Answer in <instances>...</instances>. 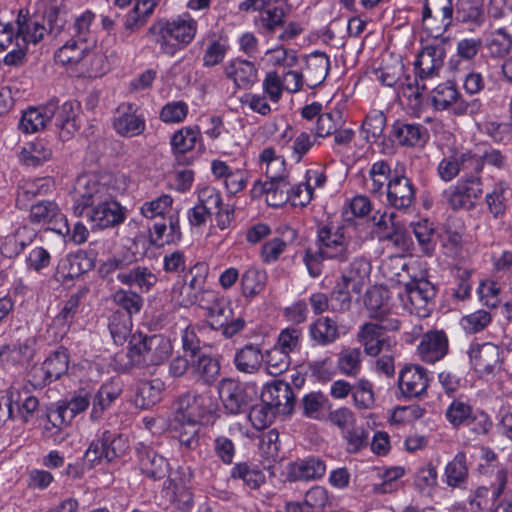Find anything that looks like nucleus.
Here are the masks:
<instances>
[{
  "label": "nucleus",
  "mask_w": 512,
  "mask_h": 512,
  "mask_svg": "<svg viewBox=\"0 0 512 512\" xmlns=\"http://www.w3.org/2000/svg\"><path fill=\"white\" fill-rule=\"evenodd\" d=\"M364 242L359 226L350 223L339 225L322 224L317 228V250H305L303 261L311 277H319L323 270V260L346 262Z\"/></svg>",
  "instance_id": "f257e3e1"
},
{
  "label": "nucleus",
  "mask_w": 512,
  "mask_h": 512,
  "mask_svg": "<svg viewBox=\"0 0 512 512\" xmlns=\"http://www.w3.org/2000/svg\"><path fill=\"white\" fill-rule=\"evenodd\" d=\"M78 105L66 101L60 107L58 102L51 100L39 107H30L24 111L19 128L24 133H36L43 130L47 123L55 117V125L59 129V136L63 141L71 139L80 129L78 118Z\"/></svg>",
  "instance_id": "f03ea898"
},
{
  "label": "nucleus",
  "mask_w": 512,
  "mask_h": 512,
  "mask_svg": "<svg viewBox=\"0 0 512 512\" xmlns=\"http://www.w3.org/2000/svg\"><path fill=\"white\" fill-rule=\"evenodd\" d=\"M172 352L169 339L163 335L133 334L127 348L126 368L156 366L162 364Z\"/></svg>",
  "instance_id": "7ed1b4c3"
},
{
  "label": "nucleus",
  "mask_w": 512,
  "mask_h": 512,
  "mask_svg": "<svg viewBox=\"0 0 512 512\" xmlns=\"http://www.w3.org/2000/svg\"><path fill=\"white\" fill-rule=\"evenodd\" d=\"M205 296L198 305L207 311L206 316L211 329L220 331L227 339L245 329V318L241 314L235 315L227 299L220 297L215 291L207 292Z\"/></svg>",
  "instance_id": "20e7f679"
},
{
  "label": "nucleus",
  "mask_w": 512,
  "mask_h": 512,
  "mask_svg": "<svg viewBox=\"0 0 512 512\" xmlns=\"http://www.w3.org/2000/svg\"><path fill=\"white\" fill-rule=\"evenodd\" d=\"M435 295L434 285L421 276L406 283L403 290L399 291L398 298L402 308L408 313L419 318H426L433 310Z\"/></svg>",
  "instance_id": "39448f33"
},
{
  "label": "nucleus",
  "mask_w": 512,
  "mask_h": 512,
  "mask_svg": "<svg viewBox=\"0 0 512 512\" xmlns=\"http://www.w3.org/2000/svg\"><path fill=\"white\" fill-rule=\"evenodd\" d=\"M111 188L100 181L97 175L83 174L76 178L71 196L73 199V213L81 217L86 209L93 207L107 199Z\"/></svg>",
  "instance_id": "423d86ee"
},
{
  "label": "nucleus",
  "mask_w": 512,
  "mask_h": 512,
  "mask_svg": "<svg viewBox=\"0 0 512 512\" xmlns=\"http://www.w3.org/2000/svg\"><path fill=\"white\" fill-rule=\"evenodd\" d=\"M197 22L192 18L173 20L163 24L155 42L162 53L174 55L178 49L188 45L195 37Z\"/></svg>",
  "instance_id": "0eeeda50"
},
{
  "label": "nucleus",
  "mask_w": 512,
  "mask_h": 512,
  "mask_svg": "<svg viewBox=\"0 0 512 512\" xmlns=\"http://www.w3.org/2000/svg\"><path fill=\"white\" fill-rule=\"evenodd\" d=\"M29 220L34 224L48 225L51 231L59 235L70 234L68 220L55 201L42 200L31 205Z\"/></svg>",
  "instance_id": "6e6552de"
},
{
  "label": "nucleus",
  "mask_w": 512,
  "mask_h": 512,
  "mask_svg": "<svg viewBox=\"0 0 512 512\" xmlns=\"http://www.w3.org/2000/svg\"><path fill=\"white\" fill-rule=\"evenodd\" d=\"M502 350L491 342L472 343L468 355L474 370L480 374H495L501 369Z\"/></svg>",
  "instance_id": "1a4fd4ad"
},
{
  "label": "nucleus",
  "mask_w": 512,
  "mask_h": 512,
  "mask_svg": "<svg viewBox=\"0 0 512 512\" xmlns=\"http://www.w3.org/2000/svg\"><path fill=\"white\" fill-rule=\"evenodd\" d=\"M86 216L93 226L99 229L118 226L126 218L125 209L114 199L112 193L107 199H102L91 207Z\"/></svg>",
  "instance_id": "9d476101"
},
{
  "label": "nucleus",
  "mask_w": 512,
  "mask_h": 512,
  "mask_svg": "<svg viewBox=\"0 0 512 512\" xmlns=\"http://www.w3.org/2000/svg\"><path fill=\"white\" fill-rule=\"evenodd\" d=\"M386 198L389 206L407 211L416 201V188L410 178L395 172L387 183Z\"/></svg>",
  "instance_id": "9b49d317"
},
{
  "label": "nucleus",
  "mask_w": 512,
  "mask_h": 512,
  "mask_svg": "<svg viewBox=\"0 0 512 512\" xmlns=\"http://www.w3.org/2000/svg\"><path fill=\"white\" fill-rule=\"evenodd\" d=\"M437 172L443 181L449 182L456 178L460 172H463V174L472 172L480 174L481 162L476 154L470 151L460 154L454 153L440 161Z\"/></svg>",
  "instance_id": "f8f14e48"
},
{
  "label": "nucleus",
  "mask_w": 512,
  "mask_h": 512,
  "mask_svg": "<svg viewBox=\"0 0 512 512\" xmlns=\"http://www.w3.org/2000/svg\"><path fill=\"white\" fill-rule=\"evenodd\" d=\"M113 128L122 137L131 138L141 135L146 128V121L138 113V107L132 103H122L116 109Z\"/></svg>",
  "instance_id": "ddd939ff"
},
{
  "label": "nucleus",
  "mask_w": 512,
  "mask_h": 512,
  "mask_svg": "<svg viewBox=\"0 0 512 512\" xmlns=\"http://www.w3.org/2000/svg\"><path fill=\"white\" fill-rule=\"evenodd\" d=\"M261 401L278 414L289 415L295 405V396L289 383L276 380L265 385L261 392Z\"/></svg>",
  "instance_id": "4468645a"
},
{
  "label": "nucleus",
  "mask_w": 512,
  "mask_h": 512,
  "mask_svg": "<svg viewBox=\"0 0 512 512\" xmlns=\"http://www.w3.org/2000/svg\"><path fill=\"white\" fill-rule=\"evenodd\" d=\"M357 340L363 346L364 352L372 357L384 352H392L396 346V340L393 336L379 331L376 325L368 322L360 327Z\"/></svg>",
  "instance_id": "2eb2a0df"
},
{
  "label": "nucleus",
  "mask_w": 512,
  "mask_h": 512,
  "mask_svg": "<svg viewBox=\"0 0 512 512\" xmlns=\"http://www.w3.org/2000/svg\"><path fill=\"white\" fill-rule=\"evenodd\" d=\"M191 279L189 282L183 283L180 290L181 299L179 302L184 305H193L201 302V298H205L207 292H214L205 288L208 275V267L205 263H196L189 269Z\"/></svg>",
  "instance_id": "dca6fc26"
},
{
  "label": "nucleus",
  "mask_w": 512,
  "mask_h": 512,
  "mask_svg": "<svg viewBox=\"0 0 512 512\" xmlns=\"http://www.w3.org/2000/svg\"><path fill=\"white\" fill-rule=\"evenodd\" d=\"M136 449L142 474L153 480H161L169 475L170 466L165 457L143 443H140Z\"/></svg>",
  "instance_id": "f3484780"
},
{
  "label": "nucleus",
  "mask_w": 512,
  "mask_h": 512,
  "mask_svg": "<svg viewBox=\"0 0 512 512\" xmlns=\"http://www.w3.org/2000/svg\"><path fill=\"white\" fill-rule=\"evenodd\" d=\"M426 370L418 365L405 366L399 375L398 385L405 397H421L428 387Z\"/></svg>",
  "instance_id": "a211bd4d"
},
{
  "label": "nucleus",
  "mask_w": 512,
  "mask_h": 512,
  "mask_svg": "<svg viewBox=\"0 0 512 512\" xmlns=\"http://www.w3.org/2000/svg\"><path fill=\"white\" fill-rule=\"evenodd\" d=\"M219 396L224 408L230 414H240L249 405V399L244 386L233 379H224L219 385Z\"/></svg>",
  "instance_id": "6ab92c4d"
},
{
  "label": "nucleus",
  "mask_w": 512,
  "mask_h": 512,
  "mask_svg": "<svg viewBox=\"0 0 512 512\" xmlns=\"http://www.w3.org/2000/svg\"><path fill=\"white\" fill-rule=\"evenodd\" d=\"M448 338L443 331L425 333L417 347L420 358L429 364L443 359L448 353Z\"/></svg>",
  "instance_id": "aec40b11"
},
{
  "label": "nucleus",
  "mask_w": 512,
  "mask_h": 512,
  "mask_svg": "<svg viewBox=\"0 0 512 512\" xmlns=\"http://www.w3.org/2000/svg\"><path fill=\"white\" fill-rule=\"evenodd\" d=\"M371 272V264L364 257L355 258L349 265L346 272L342 275L340 293L349 294L350 291L359 294L365 280L368 279Z\"/></svg>",
  "instance_id": "412c9836"
},
{
  "label": "nucleus",
  "mask_w": 512,
  "mask_h": 512,
  "mask_svg": "<svg viewBox=\"0 0 512 512\" xmlns=\"http://www.w3.org/2000/svg\"><path fill=\"white\" fill-rule=\"evenodd\" d=\"M92 268L91 261L84 254H68L57 264L54 278L62 284L71 281Z\"/></svg>",
  "instance_id": "4be33fe9"
},
{
  "label": "nucleus",
  "mask_w": 512,
  "mask_h": 512,
  "mask_svg": "<svg viewBox=\"0 0 512 512\" xmlns=\"http://www.w3.org/2000/svg\"><path fill=\"white\" fill-rule=\"evenodd\" d=\"M383 275L391 282L400 285H406L410 280H414L416 275V262L408 261L404 256H391L383 261L381 266Z\"/></svg>",
  "instance_id": "5701e85b"
},
{
  "label": "nucleus",
  "mask_w": 512,
  "mask_h": 512,
  "mask_svg": "<svg viewBox=\"0 0 512 512\" xmlns=\"http://www.w3.org/2000/svg\"><path fill=\"white\" fill-rule=\"evenodd\" d=\"M224 74L237 88L248 89L257 81L254 63L240 58L228 61L224 65Z\"/></svg>",
  "instance_id": "b1692460"
},
{
  "label": "nucleus",
  "mask_w": 512,
  "mask_h": 512,
  "mask_svg": "<svg viewBox=\"0 0 512 512\" xmlns=\"http://www.w3.org/2000/svg\"><path fill=\"white\" fill-rule=\"evenodd\" d=\"M392 137L401 146H423L428 139V131L418 123L396 121L392 127Z\"/></svg>",
  "instance_id": "393cba45"
},
{
  "label": "nucleus",
  "mask_w": 512,
  "mask_h": 512,
  "mask_svg": "<svg viewBox=\"0 0 512 512\" xmlns=\"http://www.w3.org/2000/svg\"><path fill=\"white\" fill-rule=\"evenodd\" d=\"M0 49L10 51L4 57V63L10 66L19 65L25 57V51L20 41L19 31L15 34L9 23L0 22Z\"/></svg>",
  "instance_id": "a878e982"
},
{
  "label": "nucleus",
  "mask_w": 512,
  "mask_h": 512,
  "mask_svg": "<svg viewBox=\"0 0 512 512\" xmlns=\"http://www.w3.org/2000/svg\"><path fill=\"white\" fill-rule=\"evenodd\" d=\"M306 67L303 72L305 84L308 88L321 85L326 79L330 69V59L327 54L315 51L306 56Z\"/></svg>",
  "instance_id": "bb28decb"
},
{
  "label": "nucleus",
  "mask_w": 512,
  "mask_h": 512,
  "mask_svg": "<svg viewBox=\"0 0 512 512\" xmlns=\"http://www.w3.org/2000/svg\"><path fill=\"white\" fill-rule=\"evenodd\" d=\"M444 49L441 46H425L415 61L416 74L421 78H429L437 74L443 66Z\"/></svg>",
  "instance_id": "cd10ccee"
},
{
  "label": "nucleus",
  "mask_w": 512,
  "mask_h": 512,
  "mask_svg": "<svg viewBox=\"0 0 512 512\" xmlns=\"http://www.w3.org/2000/svg\"><path fill=\"white\" fill-rule=\"evenodd\" d=\"M485 203L494 219L503 218L512 204V188L503 181L496 183L486 194Z\"/></svg>",
  "instance_id": "c85d7f7f"
},
{
  "label": "nucleus",
  "mask_w": 512,
  "mask_h": 512,
  "mask_svg": "<svg viewBox=\"0 0 512 512\" xmlns=\"http://www.w3.org/2000/svg\"><path fill=\"white\" fill-rule=\"evenodd\" d=\"M117 279L124 285L137 287L140 292H149L158 280L150 268L142 265L118 272Z\"/></svg>",
  "instance_id": "c756f323"
},
{
  "label": "nucleus",
  "mask_w": 512,
  "mask_h": 512,
  "mask_svg": "<svg viewBox=\"0 0 512 512\" xmlns=\"http://www.w3.org/2000/svg\"><path fill=\"white\" fill-rule=\"evenodd\" d=\"M309 336L319 346L330 345L340 337L338 323L328 316L319 317L309 325Z\"/></svg>",
  "instance_id": "7c9ffc66"
},
{
  "label": "nucleus",
  "mask_w": 512,
  "mask_h": 512,
  "mask_svg": "<svg viewBox=\"0 0 512 512\" xmlns=\"http://www.w3.org/2000/svg\"><path fill=\"white\" fill-rule=\"evenodd\" d=\"M121 393L122 383L117 379H112L110 382L102 384L93 400L91 419L94 421L99 420L103 412L111 406Z\"/></svg>",
  "instance_id": "2f4dec72"
},
{
  "label": "nucleus",
  "mask_w": 512,
  "mask_h": 512,
  "mask_svg": "<svg viewBox=\"0 0 512 512\" xmlns=\"http://www.w3.org/2000/svg\"><path fill=\"white\" fill-rule=\"evenodd\" d=\"M326 472L323 460L309 457L294 462L289 468V477L295 481H309L321 478Z\"/></svg>",
  "instance_id": "473e14b6"
},
{
  "label": "nucleus",
  "mask_w": 512,
  "mask_h": 512,
  "mask_svg": "<svg viewBox=\"0 0 512 512\" xmlns=\"http://www.w3.org/2000/svg\"><path fill=\"white\" fill-rule=\"evenodd\" d=\"M170 426L174 437L178 439L180 445L186 450H195L199 446V421L172 419Z\"/></svg>",
  "instance_id": "72a5a7b5"
},
{
  "label": "nucleus",
  "mask_w": 512,
  "mask_h": 512,
  "mask_svg": "<svg viewBox=\"0 0 512 512\" xmlns=\"http://www.w3.org/2000/svg\"><path fill=\"white\" fill-rule=\"evenodd\" d=\"M263 363V354L258 345L247 344L238 349L234 356V365L242 373H257Z\"/></svg>",
  "instance_id": "f704fd0d"
},
{
  "label": "nucleus",
  "mask_w": 512,
  "mask_h": 512,
  "mask_svg": "<svg viewBox=\"0 0 512 512\" xmlns=\"http://www.w3.org/2000/svg\"><path fill=\"white\" fill-rule=\"evenodd\" d=\"M445 483L451 488H466L469 469L466 462V454L459 451L445 467Z\"/></svg>",
  "instance_id": "c9c22d12"
},
{
  "label": "nucleus",
  "mask_w": 512,
  "mask_h": 512,
  "mask_svg": "<svg viewBox=\"0 0 512 512\" xmlns=\"http://www.w3.org/2000/svg\"><path fill=\"white\" fill-rule=\"evenodd\" d=\"M160 0H136L133 9L128 13L124 22L127 35L141 29L147 18L153 13Z\"/></svg>",
  "instance_id": "e433bc0d"
},
{
  "label": "nucleus",
  "mask_w": 512,
  "mask_h": 512,
  "mask_svg": "<svg viewBox=\"0 0 512 512\" xmlns=\"http://www.w3.org/2000/svg\"><path fill=\"white\" fill-rule=\"evenodd\" d=\"M163 491L177 509L187 511L192 507V493L182 481H178L176 476L169 475L168 484L164 486Z\"/></svg>",
  "instance_id": "4c0bfd02"
},
{
  "label": "nucleus",
  "mask_w": 512,
  "mask_h": 512,
  "mask_svg": "<svg viewBox=\"0 0 512 512\" xmlns=\"http://www.w3.org/2000/svg\"><path fill=\"white\" fill-rule=\"evenodd\" d=\"M69 355L67 349L60 347L48 356L42 364L41 371L44 380L53 382L64 375L68 370Z\"/></svg>",
  "instance_id": "58836bf2"
},
{
  "label": "nucleus",
  "mask_w": 512,
  "mask_h": 512,
  "mask_svg": "<svg viewBox=\"0 0 512 512\" xmlns=\"http://www.w3.org/2000/svg\"><path fill=\"white\" fill-rule=\"evenodd\" d=\"M484 46L490 57L502 58L512 48V35L506 28H498L489 32L484 40Z\"/></svg>",
  "instance_id": "ea45409f"
},
{
  "label": "nucleus",
  "mask_w": 512,
  "mask_h": 512,
  "mask_svg": "<svg viewBox=\"0 0 512 512\" xmlns=\"http://www.w3.org/2000/svg\"><path fill=\"white\" fill-rule=\"evenodd\" d=\"M88 53L89 45L71 39L57 50L54 58L55 62L62 66H73L83 61Z\"/></svg>",
  "instance_id": "a19ab883"
},
{
  "label": "nucleus",
  "mask_w": 512,
  "mask_h": 512,
  "mask_svg": "<svg viewBox=\"0 0 512 512\" xmlns=\"http://www.w3.org/2000/svg\"><path fill=\"white\" fill-rule=\"evenodd\" d=\"M90 404V395L88 392L80 391L74 394L70 400L60 404L54 415L59 418L60 423L68 422L76 415L84 412Z\"/></svg>",
  "instance_id": "79ce46f5"
},
{
  "label": "nucleus",
  "mask_w": 512,
  "mask_h": 512,
  "mask_svg": "<svg viewBox=\"0 0 512 512\" xmlns=\"http://www.w3.org/2000/svg\"><path fill=\"white\" fill-rule=\"evenodd\" d=\"M371 211V202L368 197L358 195L353 197L342 212V223H354L359 226V233H365L366 225L363 221L355 220V217L363 218Z\"/></svg>",
  "instance_id": "37998d69"
},
{
  "label": "nucleus",
  "mask_w": 512,
  "mask_h": 512,
  "mask_svg": "<svg viewBox=\"0 0 512 512\" xmlns=\"http://www.w3.org/2000/svg\"><path fill=\"white\" fill-rule=\"evenodd\" d=\"M17 26L20 41L24 50L28 43L37 44L40 42L46 32V28L43 24L34 18L24 16L22 11L19 13Z\"/></svg>",
  "instance_id": "c03bdc74"
},
{
  "label": "nucleus",
  "mask_w": 512,
  "mask_h": 512,
  "mask_svg": "<svg viewBox=\"0 0 512 512\" xmlns=\"http://www.w3.org/2000/svg\"><path fill=\"white\" fill-rule=\"evenodd\" d=\"M455 19L462 23L481 25L484 19L483 0H456Z\"/></svg>",
  "instance_id": "a18cd8bd"
},
{
  "label": "nucleus",
  "mask_w": 512,
  "mask_h": 512,
  "mask_svg": "<svg viewBox=\"0 0 512 512\" xmlns=\"http://www.w3.org/2000/svg\"><path fill=\"white\" fill-rule=\"evenodd\" d=\"M191 371L196 379L211 384L219 375L220 365L215 358L201 354L192 362Z\"/></svg>",
  "instance_id": "49530a36"
},
{
  "label": "nucleus",
  "mask_w": 512,
  "mask_h": 512,
  "mask_svg": "<svg viewBox=\"0 0 512 512\" xmlns=\"http://www.w3.org/2000/svg\"><path fill=\"white\" fill-rule=\"evenodd\" d=\"M392 175L387 162L377 161L373 163L369 170V178L365 183L367 190L373 195H382L384 188L387 192V183Z\"/></svg>",
  "instance_id": "de8ad7c7"
},
{
  "label": "nucleus",
  "mask_w": 512,
  "mask_h": 512,
  "mask_svg": "<svg viewBox=\"0 0 512 512\" xmlns=\"http://www.w3.org/2000/svg\"><path fill=\"white\" fill-rule=\"evenodd\" d=\"M334 498L328 490L319 485L311 487L305 494L303 505L305 512H328L333 508Z\"/></svg>",
  "instance_id": "09e8293b"
},
{
  "label": "nucleus",
  "mask_w": 512,
  "mask_h": 512,
  "mask_svg": "<svg viewBox=\"0 0 512 512\" xmlns=\"http://www.w3.org/2000/svg\"><path fill=\"white\" fill-rule=\"evenodd\" d=\"M200 138L201 131L198 126L183 127L173 134L170 143L175 153L185 154L194 149Z\"/></svg>",
  "instance_id": "8fccbe9b"
},
{
  "label": "nucleus",
  "mask_w": 512,
  "mask_h": 512,
  "mask_svg": "<svg viewBox=\"0 0 512 512\" xmlns=\"http://www.w3.org/2000/svg\"><path fill=\"white\" fill-rule=\"evenodd\" d=\"M362 365V352L360 348L344 347L337 359L339 371L349 377H355L360 373Z\"/></svg>",
  "instance_id": "3c124183"
},
{
  "label": "nucleus",
  "mask_w": 512,
  "mask_h": 512,
  "mask_svg": "<svg viewBox=\"0 0 512 512\" xmlns=\"http://www.w3.org/2000/svg\"><path fill=\"white\" fill-rule=\"evenodd\" d=\"M230 477L234 480H242L250 489H258L265 482L264 473L245 462L235 464L231 469Z\"/></svg>",
  "instance_id": "603ef678"
},
{
  "label": "nucleus",
  "mask_w": 512,
  "mask_h": 512,
  "mask_svg": "<svg viewBox=\"0 0 512 512\" xmlns=\"http://www.w3.org/2000/svg\"><path fill=\"white\" fill-rule=\"evenodd\" d=\"M161 395V383L157 380L142 381L138 384L134 403L141 409L154 406Z\"/></svg>",
  "instance_id": "864d4df0"
},
{
  "label": "nucleus",
  "mask_w": 512,
  "mask_h": 512,
  "mask_svg": "<svg viewBox=\"0 0 512 512\" xmlns=\"http://www.w3.org/2000/svg\"><path fill=\"white\" fill-rule=\"evenodd\" d=\"M412 230L418 244L425 255L431 256L435 250L434 241L435 227L428 219H422L411 224Z\"/></svg>",
  "instance_id": "5fc2aeb1"
},
{
  "label": "nucleus",
  "mask_w": 512,
  "mask_h": 512,
  "mask_svg": "<svg viewBox=\"0 0 512 512\" xmlns=\"http://www.w3.org/2000/svg\"><path fill=\"white\" fill-rule=\"evenodd\" d=\"M113 302L125 310L129 317L138 314L144 304L143 298L135 291L120 288L112 295Z\"/></svg>",
  "instance_id": "6e6d98bb"
},
{
  "label": "nucleus",
  "mask_w": 512,
  "mask_h": 512,
  "mask_svg": "<svg viewBox=\"0 0 512 512\" xmlns=\"http://www.w3.org/2000/svg\"><path fill=\"white\" fill-rule=\"evenodd\" d=\"M266 273L255 267L247 269L241 277L242 293L245 297H254L265 287Z\"/></svg>",
  "instance_id": "4d7b16f0"
},
{
  "label": "nucleus",
  "mask_w": 512,
  "mask_h": 512,
  "mask_svg": "<svg viewBox=\"0 0 512 512\" xmlns=\"http://www.w3.org/2000/svg\"><path fill=\"white\" fill-rule=\"evenodd\" d=\"M103 443L105 444L104 459L107 463H111L117 458H120L128 449V442L123 435H114L106 430L101 435Z\"/></svg>",
  "instance_id": "13d9d810"
},
{
  "label": "nucleus",
  "mask_w": 512,
  "mask_h": 512,
  "mask_svg": "<svg viewBox=\"0 0 512 512\" xmlns=\"http://www.w3.org/2000/svg\"><path fill=\"white\" fill-rule=\"evenodd\" d=\"M353 404L360 410L371 409L375 403L372 383L367 379H360L353 385Z\"/></svg>",
  "instance_id": "bf43d9fd"
},
{
  "label": "nucleus",
  "mask_w": 512,
  "mask_h": 512,
  "mask_svg": "<svg viewBox=\"0 0 512 512\" xmlns=\"http://www.w3.org/2000/svg\"><path fill=\"white\" fill-rule=\"evenodd\" d=\"M344 123L345 120L340 110L320 114L316 123V136L327 137L341 128Z\"/></svg>",
  "instance_id": "052dcab7"
},
{
  "label": "nucleus",
  "mask_w": 512,
  "mask_h": 512,
  "mask_svg": "<svg viewBox=\"0 0 512 512\" xmlns=\"http://www.w3.org/2000/svg\"><path fill=\"white\" fill-rule=\"evenodd\" d=\"M34 236V232L26 227L18 229L15 235L6 239L2 246V253L9 257L18 255L32 241Z\"/></svg>",
  "instance_id": "680f3d73"
},
{
  "label": "nucleus",
  "mask_w": 512,
  "mask_h": 512,
  "mask_svg": "<svg viewBox=\"0 0 512 512\" xmlns=\"http://www.w3.org/2000/svg\"><path fill=\"white\" fill-rule=\"evenodd\" d=\"M385 126V114L382 111H371L367 114L362 124V131L366 134L365 139L367 141H376L383 134Z\"/></svg>",
  "instance_id": "e2e57ef3"
},
{
  "label": "nucleus",
  "mask_w": 512,
  "mask_h": 512,
  "mask_svg": "<svg viewBox=\"0 0 512 512\" xmlns=\"http://www.w3.org/2000/svg\"><path fill=\"white\" fill-rule=\"evenodd\" d=\"M458 93V90L451 84H439L432 91V104L437 110L450 109L455 100H457Z\"/></svg>",
  "instance_id": "0e129e2a"
},
{
  "label": "nucleus",
  "mask_w": 512,
  "mask_h": 512,
  "mask_svg": "<svg viewBox=\"0 0 512 512\" xmlns=\"http://www.w3.org/2000/svg\"><path fill=\"white\" fill-rule=\"evenodd\" d=\"M289 191L290 181L288 179L268 181L266 202L272 207H280L290 200Z\"/></svg>",
  "instance_id": "69168bd1"
},
{
  "label": "nucleus",
  "mask_w": 512,
  "mask_h": 512,
  "mask_svg": "<svg viewBox=\"0 0 512 512\" xmlns=\"http://www.w3.org/2000/svg\"><path fill=\"white\" fill-rule=\"evenodd\" d=\"M94 17L95 15L88 10L75 19L73 24V39L89 46L95 42L90 29Z\"/></svg>",
  "instance_id": "338daca9"
},
{
  "label": "nucleus",
  "mask_w": 512,
  "mask_h": 512,
  "mask_svg": "<svg viewBox=\"0 0 512 512\" xmlns=\"http://www.w3.org/2000/svg\"><path fill=\"white\" fill-rule=\"evenodd\" d=\"M443 201L446 205H448L452 210H472L475 208V204L469 199L466 194L460 189V187L456 184L455 186L446 189L442 193Z\"/></svg>",
  "instance_id": "774afa93"
}]
</instances>
